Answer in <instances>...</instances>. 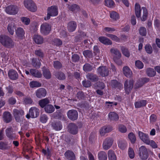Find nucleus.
I'll use <instances>...</instances> for the list:
<instances>
[{"instance_id":"obj_1","label":"nucleus","mask_w":160,"mask_h":160,"mask_svg":"<svg viewBox=\"0 0 160 160\" xmlns=\"http://www.w3.org/2000/svg\"><path fill=\"white\" fill-rule=\"evenodd\" d=\"M0 42L5 47L9 48H13L14 43L12 40L9 37L5 35L0 36Z\"/></svg>"},{"instance_id":"obj_2","label":"nucleus","mask_w":160,"mask_h":160,"mask_svg":"<svg viewBox=\"0 0 160 160\" xmlns=\"http://www.w3.org/2000/svg\"><path fill=\"white\" fill-rule=\"evenodd\" d=\"M58 13V8L55 6H52L48 8V9L47 15L44 18L46 20L49 19L51 16L54 17L57 16Z\"/></svg>"},{"instance_id":"obj_3","label":"nucleus","mask_w":160,"mask_h":160,"mask_svg":"<svg viewBox=\"0 0 160 160\" xmlns=\"http://www.w3.org/2000/svg\"><path fill=\"white\" fill-rule=\"evenodd\" d=\"M24 5L26 8L31 12H35L37 10L36 6L32 0H24Z\"/></svg>"},{"instance_id":"obj_4","label":"nucleus","mask_w":160,"mask_h":160,"mask_svg":"<svg viewBox=\"0 0 160 160\" xmlns=\"http://www.w3.org/2000/svg\"><path fill=\"white\" fill-rule=\"evenodd\" d=\"M51 29V26L48 23L45 22L41 24L40 32L42 35H46L50 33Z\"/></svg>"},{"instance_id":"obj_5","label":"nucleus","mask_w":160,"mask_h":160,"mask_svg":"<svg viewBox=\"0 0 160 160\" xmlns=\"http://www.w3.org/2000/svg\"><path fill=\"white\" fill-rule=\"evenodd\" d=\"M39 114V110L36 107H31L29 110V113L26 115L28 118L37 117Z\"/></svg>"},{"instance_id":"obj_6","label":"nucleus","mask_w":160,"mask_h":160,"mask_svg":"<svg viewBox=\"0 0 160 160\" xmlns=\"http://www.w3.org/2000/svg\"><path fill=\"white\" fill-rule=\"evenodd\" d=\"M139 155L142 160H145L148 157V153L147 149L145 146H142L139 149Z\"/></svg>"},{"instance_id":"obj_7","label":"nucleus","mask_w":160,"mask_h":160,"mask_svg":"<svg viewBox=\"0 0 160 160\" xmlns=\"http://www.w3.org/2000/svg\"><path fill=\"white\" fill-rule=\"evenodd\" d=\"M13 115L15 118L17 122H21L23 118V115H24V111L22 110H18L14 109L13 111Z\"/></svg>"},{"instance_id":"obj_8","label":"nucleus","mask_w":160,"mask_h":160,"mask_svg":"<svg viewBox=\"0 0 160 160\" xmlns=\"http://www.w3.org/2000/svg\"><path fill=\"white\" fill-rule=\"evenodd\" d=\"M19 8L18 6L14 5H11L6 7L5 9L6 12L10 15H15L18 12Z\"/></svg>"},{"instance_id":"obj_9","label":"nucleus","mask_w":160,"mask_h":160,"mask_svg":"<svg viewBox=\"0 0 160 160\" xmlns=\"http://www.w3.org/2000/svg\"><path fill=\"white\" fill-rule=\"evenodd\" d=\"M25 34V32L23 29L21 28H18L15 31V37L18 40L24 38Z\"/></svg>"},{"instance_id":"obj_10","label":"nucleus","mask_w":160,"mask_h":160,"mask_svg":"<svg viewBox=\"0 0 160 160\" xmlns=\"http://www.w3.org/2000/svg\"><path fill=\"white\" fill-rule=\"evenodd\" d=\"M133 81L132 80H127L124 83V89L127 94H129L133 87Z\"/></svg>"},{"instance_id":"obj_11","label":"nucleus","mask_w":160,"mask_h":160,"mask_svg":"<svg viewBox=\"0 0 160 160\" xmlns=\"http://www.w3.org/2000/svg\"><path fill=\"white\" fill-rule=\"evenodd\" d=\"M67 116L70 119L74 120L78 118V113L75 110H70L68 111Z\"/></svg>"},{"instance_id":"obj_12","label":"nucleus","mask_w":160,"mask_h":160,"mask_svg":"<svg viewBox=\"0 0 160 160\" xmlns=\"http://www.w3.org/2000/svg\"><path fill=\"white\" fill-rule=\"evenodd\" d=\"M138 136L140 140L144 143L146 144L150 139L148 135L140 131L138 132Z\"/></svg>"},{"instance_id":"obj_13","label":"nucleus","mask_w":160,"mask_h":160,"mask_svg":"<svg viewBox=\"0 0 160 160\" xmlns=\"http://www.w3.org/2000/svg\"><path fill=\"white\" fill-rule=\"evenodd\" d=\"M97 72L102 77L107 76L108 74V70L105 66L99 67L97 69Z\"/></svg>"},{"instance_id":"obj_14","label":"nucleus","mask_w":160,"mask_h":160,"mask_svg":"<svg viewBox=\"0 0 160 160\" xmlns=\"http://www.w3.org/2000/svg\"><path fill=\"white\" fill-rule=\"evenodd\" d=\"M35 94L37 97L41 98L46 96L47 91L45 88H41L37 90Z\"/></svg>"},{"instance_id":"obj_15","label":"nucleus","mask_w":160,"mask_h":160,"mask_svg":"<svg viewBox=\"0 0 160 160\" xmlns=\"http://www.w3.org/2000/svg\"><path fill=\"white\" fill-rule=\"evenodd\" d=\"M113 140L111 138L106 139L104 141L103 144V148L104 149H108L112 145Z\"/></svg>"},{"instance_id":"obj_16","label":"nucleus","mask_w":160,"mask_h":160,"mask_svg":"<svg viewBox=\"0 0 160 160\" xmlns=\"http://www.w3.org/2000/svg\"><path fill=\"white\" fill-rule=\"evenodd\" d=\"M110 52L113 54V60L115 62H116L117 60L121 57V53L117 49L112 48L110 50Z\"/></svg>"},{"instance_id":"obj_17","label":"nucleus","mask_w":160,"mask_h":160,"mask_svg":"<svg viewBox=\"0 0 160 160\" xmlns=\"http://www.w3.org/2000/svg\"><path fill=\"white\" fill-rule=\"evenodd\" d=\"M112 130V128L110 126H104L100 130V133L101 136H103L108 132H109Z\"/></svg>"},{"instance_id":"obj_18","label":"nucleus","mask_w":160,"mask_h":160,"mask_svg":"<svg viewBox=\"0 0 160 160\" xmlns=\"http://www.w3.org/2000/svg\"><path fill=\"white\" fill-rule=\"evenodd\" d=\"M33 40L34 42L38 44H42L44 42V39L43 37L41 35L38 34L34 35Z\"/></svg>"},{"instance_id":"obj_19","label":"nucleus","mask_w":160,"mask_h":160,"mask_svg":"<svg viewBox=\"0 0 160 160\" xmlns=\"http://www.w3.org/2000/svg\"><path fill=\"white\" fill-rule=\"evenodd\" d=\"M123 72L124 74L127 77H130L132 76V72L130 68L127 67L125 66L123 68Z\"/></svg>"},{"instance_id":"obj_20","label":"nucleus","mask_w":160,"mask_h":160,"mask_svg":"<svg viewBox=\"0 0 160 160\" xmlns=\"http://www.w3.org/2000/svg\"><path fill=\"white\" fill-rule=\"evenodd\" d=\"M66 158L68 160H74L75 156L74 153L72 151H67L64 154Z\"/></svg>"},{"instance_id":"obj_21","label":"nucleus","mask_w":160,"mask_h":160,"mask_svg":"<svg viewBox=\"0 0 160 160\" xmlns=\"http://www.w3.org/2000/svg\"><path fill=\"white\" fill-rule=\"evenodd\" d=\"M9 77L12 80H15L18 78V75L16 71L11 70L9 71L8 72Z\"/></svg>"},{"instance_id":"obj_22","label":"nucleus","mask_w":160,"mask_h":160,"mask_svg":"<svg viewBox=\"0 0 160 160\" xmlns=\"http://www.w3.org/2000/svg\"><path fill=\"white\" fill-rule=\"evenodd\" d=\"M110 16L111 19L113 21H117L120 18L119 14L115 11H112L110 13Z\"/></svg>"},{"instance_id":"obj_23","label":"nucleus","mask_w":160,"mask_h":160,"mask_svg":"<svg viewBox=\"0 0 160 160\" xmlns=\"http://www.w3.org/2000/svg\"><path fill=\"white\" fill-rule=\"evenodd\" d=\"M50 103V100L48 98H46L39 100V104L42 108L45 107L47 105Z\"/></svg>"},{"instance_id":"obj_24","label":"nucleus","mask_w":160,"mask_h":160,"mask_svg":"<svg viewBox=\"0 0 160 160\" xmlns=\"http://www.w3.org/2000/svg\"><path fill=\"white\" fill-rule=\"evenodd\" d=\"M98 40L100 42L104 44L110 45L112 43L109 39L105 37H100L98 38Z\"/></svg>"},{"instance_id":"obj_25","label":"nucleus","mask_w":160,"mask_h":160,"mask_svg":"<svg viewBox=\"0 0 160 160\" xmlns=\"http://www.w3.org/2000/svg\"><path fill=\"white\" fill-rule=\"evenodd\" d=\"M146 104V100H142L135 102L134 103V105L136 108H139L141 107L145 106Z\"/></svg>"},{"instance_id":"obj_26","label":"nucleus","mask_w":160,"mask_h":160,"mask_svg":"<svg viewBox=\"0 0 160 160\" xmlns=\"http://www.w3.org/2000/svg\"><path fill=\"white\" fill-rule=\"evenodd\" d=\"M69 132L72 134H76L77 132V128L76 126L73 123H71L69 126Z\"/></svg>"},{"instance_id":"obj_27","label":"nucleus","mask_w":160,"mask_h":160,"mask_svg":"<svg viewBox=\"0 0 160 160\" xmlns=\"http://www.w3.org/2000/svg\"><path fill=\"white\" fill-rule=\"evenodd\" d=\"M3 118L6 122H8L12 120V116L10 113L5 112L3 114Z\"/></svg>"},{"instance_id":"obj_28","label":"nucleus","mask_w":160,"mask_h":160,"mask_svg":"<svg viewBox=\"0 0 160 160\" xmlns=\"http://www.w3.org/2000/svg\"><path fill=\"white\" fill-rule=\"evenodd\" d=\"M108 160H117V156L114 152L112 150H109L108 152Z\"/></svg>"},{"instance_id":"obj_29","label":"nucleus","mask_w":160,"mask_h":160,"mask_svg":"<svg viewBox=\"0 0 160 160\" xmlns=\"http://www.w3.org/2000/svg\"><path fill=\"white\" fill-rule=\"evenodd\" d=\"M76 28V24L74 22H69L68 25V28L70 32H73L74 31Z\"/></svg>"},{"instance_id":"obj_30","label":"nucleus","mask_w":160,"mask_h":160,"mask_svg":"<svg viewBox=\"0 0 160 160\" xmlns=\"http://www.w3.org/2000/svg\"><path fill=\"white\" fill-rule=\"evenodd\" d=\"M109 118L111 120L117 121L119 118L118 115L115 112H110L108 115Z\"/></svg>"},{"instance_id":"obj_31","label":"nucleus","mask_w":160,"mask_h":160,"mask_svg":"<svg viewBox=\"0 0 160 160\" xmlns=\"http://www.w3.org/2000/svg\"><path fill=\"white\" fill-rule=\"evenodd\" d=\"M98 158L99 160H107V154L104 152H100L98 154Z\"/></svg>"},{"instance_id":"obj_32","label":"nucleus","mask_w":160,"mask_h":160,"mask_svg":"<svg viewBox=\"0 0 160 160\" xmlns=\"http://www.w3.org/2000/svg\"><path fill=\"white\" fill-rule=\"evenodd\" d=\"M68 8L70 10L77 12L80 10L79 7L76 4H70L68 6Z\"/></svg>"},{"instance_id":"obj_33","label":"nucleus","mask_w":160,"mask_h":160,"mask_svg":"<svg viewBox=\"0 0 160 160\" xmlns=\"http://www.w3.org/2000/svg\"><path fill=\"white\" fill-rule=\"evenodd\" d=\"M30 72L32 75L36 77L39 78L42 76V74L41 72L33 69H31L30 70Z\"/></svg>"},{"instance_id":"obj_34","label":"nucleus","mask_w":160,"mask_h":160,"mask_svg":"<svg viewBox=\"0 0 160 160\" xmlns=\"http://www.w3.org/2000/svg\"><path fill=\"white\" fill-rule=\"evenodd\" d=\"M43 75L46 79H48L51 78V74L48 70L46 68H43L42 70Z\"/></svg>"},{"instance_id":"obj_35","label":"nucleus","mask_w":160,"mask_h":160,"mask_svg":"<svg viewBox=\"0 0 160 160\" xmlns=\"http://www.w3.org/2000/svg\"><path fill=\"white\" fill-rule=\"evenodd\" d=\"M118 147L121 149H124L126 147L127 144L125 141L122 140H119L118 141Z\"/></svg>"},{"instance_id":"obj_36","label":"nucleus","mask_w":160,"mask_h":160,"mask_svg":"<svg viewBox=\"0 0 160 160\" xmlns=\"http://www.w3.org/2000/svg\"><path fill=\"white\" fill-rule=\"evenodd\" d=\"M135 12L136 16L137 18H139L141 16V9L139 5L136 3L135 6Z\"/></svg>"},{"instance_id":"obj_37","label":"nucleus","mask_w":160,"mask_h":160,"mask_svg":"<svg viewBox=\"0 0 160 160\" xmlns=\"http://www.w3.org/2000/svg\"><path fill=\"white\" fill-rule=\"evenodd\" d=\"M44 109L46 112L49 113H52L54 111V108L53 106L50 104L46 106Z\"/></svg>"},{"instance_id":"obj_38","label":"nucleus","mask_w":160,"mask_h":160,"mask_svg":"<svg viewBox=\"0 0 160 160\" xmlns=\"http://www.w3.org/2000/svg\"><path fill=\"white\" fill-rule=\"evenodd\" d=\"M149 81V79L148 78H144L142 79L141 81L138 82L136 84V87L137 88H138L142 86L145 83L148 82Z\"/></svg>"},{"instance_id":"obj_39","label":"nucleus","mask_w":160,"mask_h":160,"mask_svg":"<svg viewBox=\"0 0 160 160\" xmlns=\"http://www.w3.org/2000/svg\"><path fill=\"white\" fill-rule=\"evenodd\" d=\"M15 28L14 24L13 23H11L8 24L7 29L9 33L11 35H13L14 33Z\"/></svg>"},{"instance_id":"obj_40","label":"nucleus","mask_w":160,"mask_h":160,"mask_svg":"<svg viewBox=\"0 0 160 160\" xmlns=\"http://www.w3.org/2000/svg\"><path fill=\"white\" fill-rule=\"evenodd\" d=\"M104 85L103 83H100L98 85V88L97 91V93L99 95H102L103 94V92L101 90H99V89H104Z\"/></svg>"},{"instance_id":"obj_41","label":"nucleus","mask_w":160,"mask_h":160,"mask_svg":"<svg viewBox=\"0 0 160 160\" xmlns=\"http://www.w3.org/2000/svg\"><path fill=\"white\" fill-rule=\"evenodd\" d=\"M53 128L56 130H60L62 128V126L59 122L54 123L52 124Z\"/></svg>"},{"instance_id":"obj_42","label":"nucleus","mask_w":160,"mask_h":160,"mask_svg":"<svg viewBox=\"0 0 160 160\" xmlns=\"http://www.w3.org/2000/svg\"><path fill=\"white\" fill-rule=\"evenodd\" d=\"M87 78L92 81H95L97 80V78L96 75L88 73L86 76Z\"/></svg>"},{"instance_id":"obj_43","label":"nucleus","mask_w":160,"mask_h":160,"mask_svg":"<svg viewBox=\"0 0 160 160\" xmlns=\"http://www.w3.org/2000/svg\"><path fill=\"white\" fill-rule=\"evenodd\" d=\"M150 145L152 148H158V145L156 142L153 140H150V139L146 144Z\"/></svg>"},{"instance_id":"obj_44","label":"nucleus","mask_w":160,"mask_h":160,"mask_svg":"<svg viewBox=\"0 0 160 160\" xmlns=\"http://www.w3.org/2000/svg\"><path fill=\"white\" fill-rule=\"evenodd\" d=\"M128 138L132 143H134L136 141V137L132 132H131L128 134Z\"/></svg>"},{"instance_id":"obj_45","label":"nucleus","mask_w":160,"mask_h":160,"mask_svg":"<svg viewBox=\"0 0 160 160\" xmlns=\"http://www.w3.org/2000/svg\"><path fill=\"white\" fill-rule=\"evenodd\" d=\"M118 130L120 132L122 133H125L127 131L126 127L122 124H120L118 125Z\"/></svg>"},{"instance_id":"obj_46","label":"nucleus","mask_w":160,"mask_h":160,"mask_svg":"<svg viewBox=\"0 0 160 160\" xmlns=\"http://www.w3.org/2000/svg\"><path fill=\"white\" fill-rule=\"evenodd\" d=\"M104 2L105 5L109 8H112L114 5V3L112 0H105Z\"/></svg>"},{"instance_id":"obj_47","label":"nucleus","mask_w":160,"mask_h":160,"mask_svg":"<svg viewBox=\"0 0 160 160\" xmlns=\"http://www.w3.org/2000/svg\"><path fill=\"white\" fill-rule=\"evenodd\" d=\"M21 20L22 22L26 25H28L30 22L29 18L27 17H22L21 18Z\"/></svg>"},{"instance_id":"obj_48","label":"nucleus","mask_w":160,"mask_h":160,"mask_svg":"<svg viewBox=\"0 0 160 160\" xmlns=\"http://www.w3.org/2000/svg\"><path fill=\"white\" fill-rule=\"evenodd\" d=\"M147 72L148 76L149 77H153L156 74V72L152 68L148 69Z\"/></svg>"},{"instance_id":"obj_49","label":"nucleus","mask_w":160,"mask_h":160,"mask_svg":"<svg viewBox=\"0 0 160 160\" xmlns=\"http://www.w3.org/2000/svg\"><path fill=\"white\" fill-rule=\"evenodd\" d=\"M32 64L33 66L34 67H39L41 63L39 59H33L32 60Z\"/></svg>"},{"instance_id":"obj_50","label":"nucleus","mask_w":160,"mask_h":160,"mask_svg":"<svg viewBox=\"0 0 160 160\" xmlns=\"http://www.w3.org/2000/svg\"><path fill=\"white\" fill-rule=\"evenodd\" d=\"M30 86L31 88L38 87L41 86V84L39 82L37 81H32L29 83Z\"/></svg>"},{"instance_id":"obj_51","label":"nucleus","mask_w":160,"mask_h":160,"mask_svg":"<svg viewBox=\"0 0 160 160\" xmlns=\"http://www.w3.org/2000/svg\"><path fill=\"white\" fill-rule=\"evenodd\" d=\"M121 50L122 53L125 56L127 57H129L130 56L129 53L127 48L122 47L121 48Z\"/></svg>"},{"instance_id":"obj_52","label":"nucleus","mask_w":160,"mask_h":160,"mask_svg":"<svg viewBox=\"0 0 160 160\" xmlns=\"http://www.w3.org/2000/svg\"><path fill=\"white\" fill-rule=\"evenodd\" d=\"M48 119V118L47 115L45 114H42L40 117V120L42 123H45L47 122Z\"/></svg>"},{"instance_id":"obj_53","label":"nucleus","mask_w":160,"mask_h":160,"mask_svg":"<svg viewBox=\"0 0 160 160\" xmlns=\"http://www.w3.org/2000/svg\"><path fill=\"white\" fill-rule=\"evenodd\" d=\"M128 154L131 158L132 159L134 158L135 153L133 149L131 148H129L128 149Z\"/></svg>"},{"instance_id":"obj_54","label":"nucleus","mask_w":160,"mask_h":160,"mask_svg":"<svg viewBox=\"0 0 160 160\" xmlns=\"http://www.w3.org/2000/svg\"><path fill=\"white\" fill-rule=\"evenodd\" d=\"M106 36L110 38L112 40L118 42L119 41V39L116 36L110 34H106Z\"/></svg>"},{"instance_id":"obj_55","label":"nucleus","mask_w":160,"mask_h":160,"mask_svg":"<svg viewBox=\"0 0 160 160\" xmlns=\"http://www.w3.org/2000/svg\"><path fill=\"white\" fill-rule=\"evenodd\" d=\"M142 8L143 11V15L142 18V21H145L146 19L147 15V11L145 8L142 7Z\"/></svg>"},{"instance_id":"obj_56","label":"nucleus","mask_w":160,"mask_h":160,"mask_svg":"<svg viewBox=\"0 0 160 160\" xmlns=\"http://www.w3.org/2000/svg\"><path fill=\"white\" fill-rule=\"evenodd\" d=\"M135 65V66L139 69H142L143 67V64L141 61L139 60L136 61Z\"/></svg>"},{"instance_id":"obj_57","label":"nucleus","mask_w":160,"mask_h":160,"mask_svg":"<svg viewBox=\"0 0 160 160\" xmlns=\"http://www.w3.org/2000/svg\"><path fill=\"white\" fill-rule=\"evenodd\" d=\"M56 76L60 80H63L65 78L64 74L62 72H58L56 73Z\"/></svg>"},{"instance_id":"obj_58","label":"nucleus","mask_w":160,"mask_h":160,"mask_svg":"<svg viewBox=\"0 0 160 160\" xmlns=\"http://www.w3.org/2000/svg\"><path fill=\"white\" fill-rule=\"evenodd\" d=\"M83 69L85 72L91 71L92 68L90 65L88 64H85L83 67Z\"/></svg>"},{"instance_id":"obj_59","label":"nucleus","mask_w":160,"mask_h":160,"mask_svg":"<svg viewBox=\"0 0 160 160\" xmlns=\"http://www.w3.org/2000/svg\"><path fill=\"white\" fill-rule=\"evenodd\" d=\"M54 45L56 46L61 45L62 42V41L59 39H55L53 41V43H52Z\"/></svg>"},{"instance_id":"obj_60","label":"nucleus","mask_w":160,"mask_h":160,"mask_svg":"<svg viewBox=\"0 0 160 160\" xmlns=\"http://www.w3.org/2000/svg\"><path fill=\"white\" fill-rule=\"evenodd\" d=\"M145 49L147 53L150 54L152 52V49L151 46L149 45H147L145 47Z\"/></svg>"},{"instance_id":"obj_61","label":"nucleus","mask_w":160,"mask_h":160,"mask_svg":"<svg viewBox=\"0 0 160 160\" xmlns=\"http://www.w3.org/2000/svg\"><path fill=\"white\" fill-rule=\"evenodd\" d=\"M23 102L25 104H31L32 102V101L30 98H25L23 101Z\"/></svg>"},{"instance_id":"obj_62","label":"nucleus","mask_w":160,"mask_h":160,"mask_svg":"<svg viewBox=\"0 0 160 160\" xmlns=\"http://www.w3.org/2000/svg\"><path fill=\"white\" fill-rule=\"evenodd\" d=\"M140 34L143 36H145L146 34V28L144 27H141L139 30Z\"/></svg>"},{"instance_id":"obj_63","label":"nucleus","mask_w":160,"mask_h":160,"mask_svg":"<svg viewBox=\"0 0 160 160\" xmlns=\"http://www.w3.org/2000/svg\"><path fill=\"white\" fill-rule=\"evenodd\" d=\"M157 117L154 114H152L150 117V120L151 123H153L155 122L156 120Z\"/></svg>"},{"instance_id":"obj_64","label":"nucleus","mask_w":160,"mask_h":160,"mask_svg":"<svg viewBox=\"0 0 160 160\" xmlns=\"http://www.w3.org/2000/svg\"><path fill=\"white\" fill-rule=\"evenodd\" d=\"M89 160H96V158L95 156L93 155L92 153L89 152L88 153Z\"/></svg>"}]
</instances>
